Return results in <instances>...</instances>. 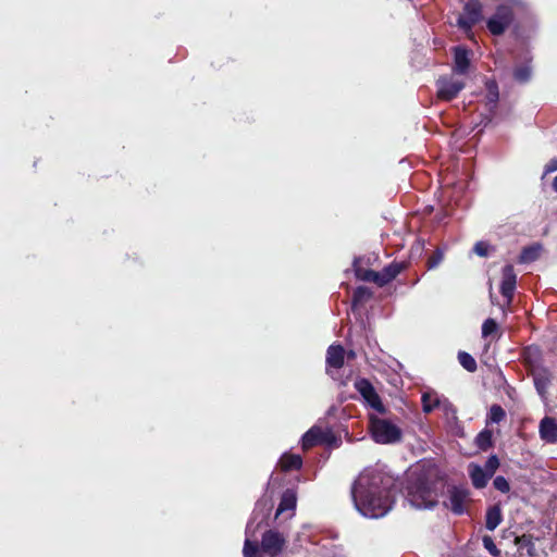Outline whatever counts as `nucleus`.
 <instances>
[{"label":"nucleus","mask_w":557,"mask_h":557,"mask_svg":"<svg viewBox=\"0 0 557 557\" xmlns=\"http://www.w3.org/2000/svg\"><path fill=\"white\" fill-rule=\"evenodd\" d=\"M351 497L358 511L369 518L385 516L394 503L383 474L377 471L361 473L351 486Z\"/></svg>","instance_id":"obj_1"},{"label":"nucleus","mask_w":557,"mask_h":557,"mask_svg":"<svg viewBox=\"0 0 557 557\" xmlns=\"http://www.w3.org/2000/svg\"><path fill=\"white\" fill-rule=\"evenodd\" d=\"M408 262L406 261H393L386 267L382 269V271L376 272L371 269H364L360 265V259L356 258L354 260V272L355 276L359 281L363 282H373L379 287H383L391 283L398 274L405 271L408 268Z\"/></svg>","instance_id":"obj_2"},{"label":"nucleus","mask_w":557,"mask_h":557,"mask_svg":"<svg viewBox=\"0 0 557 557\" xmlns=\"http://www.w3.org/2000/svg\"><path fill=\"white\" fill-rule=\"evenodd\" d=\"M408 500L417 509L433 508L437 504V494L430 480L423 475L410 479L407 486Z\"/></svg>","instance_id":"obj_3"},{"label":"nucleus","mask_w":557,"mask_h":557,"mask_svg":"<svg viewBox=\"0 0 557 557\" xmlns=\"http://www.w3.org/2000/svg\"><path fill=\"white\" fill-rule=\"evenodd\" d=\"M369 431L376 444H396L403 438V431L397 424L375 414H369Z\"/></svg>","instance_id":"obj_4"},{"label":"nucleus","mask_w":557,"mask_h":557,"mask_svg":"<svg viewBox=\"0 0 557 557\" xmlns=\"http://www.w3.org/2000/svg\"><path fill=\"white\" fill-rule=\"evenodd\" d=\"M531 348L524 354V363L529 369L530 374L533 376L534 386L541 397H545L547 394L548 386L552 383V372L548 368L539 363L537 359L531 354Z\"/></svg>","instance_id":"obj_5"},{"label":"nucleus","mask_w":557,"mask_h":557,"mask_svg":"<svg viewBox=\"0 0 557 557\" xmlns=\"http://www.w3.org/2000/svg\"><path fill=\"white\" fill-rule=\"evenodd\" d=\"M516 20L515 10L511 5L502 3L486 21L487 30L494 36H502L513 24Z\"/></svg>","instance_id":"obj_6"},{"label":"nucleus","mask_w":557,"mask_h":557,"mask_svg":"<svg viewBox=\"0 0 557 557\" xmlns=\"http://www.w3.org/2000/svg\"><path fill=\"white\" fill-rule=\"evenodd\" d=\"M319 445H337V437L332 430L313 425L302 435L301 448L306 451Z\"/></svg>","instance_id":"obj_7"},{"label":"nucleus","mask_w":557,"mask_h":557,"mask_svg":"<svg viewBox=\"0 0 557 557\" xmlns=\"http://www.w3.org/2000/svg\"><path fill=\"white\" fill-rule=\"evenodd\" d=\"M436 96L442 101H451L466 87L463 79L454 75H443L436 79Z\"/></svg>","instance_id":"obj_8"},{"label":"nucleus","mask_w":557,"mask_h":557,"mask_svg":"<svg viewBox=\"0 0 557 557\" xmlns=\"http://www.w3.org/2000/svg\"><path fill=\"white\" fill-rule=\"evenodd\" d=\"M483 7L479 0H469L463 5V12L457 18V26L465 33H470L482 20Z\"/></svg>","instance_id":"obj_9"},{"label":"nucleus","mask_w":557,"mask_h":557,"mask_svg":"<svg viewBox=\"0 0 557 557\" xmlns=\"http://www.w3.org/2000/svg\"><path fill=\"white\" fill-rule=\"evenodd\" d=\"M354 386L372 409L381 414L387 413V408L384 406L380 395L368 379L362 377L356 380Z\"/></svg>","instance_id":"obj_10"},{"label":"nucleus","mask_w":557,"mask_h":557,"mask_svg":"<svg viewBox=\"0 0 557 557\" xmlns=\"http://www.w3.org/2000/svg\"><path fill=\"white\" fill-rule=\"evenodd\" d=\"M453 51V74L467 75L471 69L472 51L465 46H456Z\"/></svg>","instance_id":"obj_11"},{"label":"nucleus","mask_w":557,"mask_h":557,"mask_svg":"<svg viewBox=\"0 0 557 557\" xmlns=\"http://www.w3.org/2000/svg\"><path fill=\"white\" fill-rule=\"evenodd\" d=\"M517 286V274L512 264H506L502 270V283L499 292L506 299L507 306L511 305Z\"/></svg>","instance_id":"obj_12"},{"label":"nucleus","mask_w":557,"mask_h":557,"mask_svg":"<svg viewBox=\"0 0 557 557\" xmlns=\"http://www.w3.org/2000/svg\"><path fill=\"white\" fill-rule=\"evenodd\" d=\"M284 543L285 540L278 532L269 530L262 535L261 549L271 557H274L282 552Z\"/></svg>","instance_id":"obj_13"},{"label":"nucleus","mask_w":557,"mask_h":557,"mask_svg":"<svg viewBox=\"0 0 557 557\" xmlns=\"http://www.w3.org/2000/svg\"><path fill=\"white\" fill-rule=\"evenodd\" d=\"M448 502L444 505L449 508L455 515H462L465 512V503L468 498V491L453 486L448 490Z\"/></svg>","instance_id":"obj_14"},{"label":"nucleus","mask_w":557,"mask_h":557,"mask_svg":"<svg viewBox=\"0 0 557 557\" xmlns=\"http://www.w3.org/2000/svg\"><path fill=\"white\" fill-rule=\"evenodd\" d=\"M468 473L473 487L476 490L484 488L487 485L490 479L493 478L480 465L474 462L469 463Z\"/></svg>","instance_id":"obj_15"},{"label":"nucleus","mask_w":557,"mask_h":557,"mask_svg":"<svg viewBox=\"0 0 557 557\" xmlns=\"http://www.w3.org/2000/svg\"><path fill=\"white\" fill-rule=\"evenodd\" d=\"M540 436L549 444L557 443V422L554 418L544 417L540 422Z\"/></svg>","instance_id":"obj_16"},{"label":"nucleus","mask_w":557,"mask_h":557,"mask_svg":"<svg viewBox=\"0 0 557 557\" xmlns=\"http://www.w3.org/2000/svg\"><path fill=\"white\" fill-rule=\"evenodd\" d=\"M346 351L342 345H331L326 350V366L333 369H341L345 363Z\"/></svg>","instance_id":"obj_17"},{"label":"nucleus","mask_w":557,"mask_h":557,"mask_svg":"<svg viewBox=\"0 0 557 557\" xmlns=\"http://www.w3.org/2000/svg\"><path fill=\"white\" fill-rule=\"evenodd\" d=\"M297 505V493L294 488H287L283 492L275 517L287 510H294Z\"/></svg>","instance_id":"obj_18"},{"label":"nucleus","mask_w":557,"mask_h":557,"mask_svg":"<svg viewBox=\"0 0 557 557\" xmlns=\"http://www.w3.org/2000/svg\"><path fill=\"white\" fill-rule=\"evenodd\" d=\"M278 465L283 472L300 470L302 467V458L300 455L285 453L281 456Z\"/></svg>","instance_id":"obj_19"},{"label":"nucleus","mask_w":557,"mask_h":557,"mask_svg":"<svg viewBox=\"0 0 557 557\" xmlns=\"http://www.w3.org/2000/svg\"><path fill=\"white\" fill-rule=\"evenodd\" d=\"M373 297V292L367 286H358L351 297V309L356 310Z\"/></svg>","instance_id":"obj_20"},{"label":"nucleus","mask_w":557,"mask_h":557,"mask_svg":"<svg viewBox=\"0 0 557 557\" xmlns=\"http://www.w3.org/2000/svg\"><path fill=\"white\" fill-rule=\"evenodd\" d=\"M503 521L502 509L498 505L490 507L485 515V527L490 531H494Z\"/></svg>","instance_id":"obj_21"},{"label":"nucleus","mask_w":557,"mask_h":557,"mask_svg":"<svg viewBox=\"0 0 557 557\" xmlns=\"http://www.w3.org/2000/svg\"><path fill=\"white\" fill-rule=\"evenodd\" d=\"M542 250L541 244H533L522 248L519 255V263H531L540 258Z\"/></svg>","instance_id":"obj_22"},{"label":"nucleus","mask_w":557,"mask_h":557,"mask_svg":"<svg viewBox=\"0 0 557 557\" xmlns=\"http://www.w3.org/2000/svg\"><path fill=\"white\" fill-rule=\"evenodd\" d=\"M271 509H272V503L269 499L258 500L256 504V507L253 509V512H252L253 520H257L260 517L258 524L265 522L270 515Z\"/></svg>","instance_id":"obj_23"},{"label":"nucleus","mask_w":557,"mask_h":557,"mask_svg":"<svg viewBox=\"0 0 557 557\" xmlns=\"http://www.w3.org/2000/svg\"><path fill=\"white\" fill-rule=\"evenodd\" d=\"M474 443L482 451H487L494 446L493 432L488 429L482 430L475 437Z\"/></svg>","instance_id":"obj_24"},{"label":"nucleus","mask_w":557,"mask_h":557,"mask_svg":"<svg viewBox=\"0 0 557 557\" xmlns=\"http://www.w3.org/2000/svg\"><path fill=\"white\" fill-rule=\"evenodd\" d=\"M485 89H486V101L487 104H490L492 108H495L498 100H499V91H498V85L495 81H486L485 83Z\"/></svg>","instance_id":"obj_25"},{"label":"nucleus","mask_w":557,"mask_h":557,"mask_svg":"<svg viewBox=\"0 0 557 557\" xmlns=\"http://www.w3.org/2000/svg\"><path fill=\"white\" fill-rule=\"evenodd\" d=\"M422 410L424 413L432 412L440 405V399L436 394L423 393L421 396Z\"/></svg>","instance_id":"obj_26"},{"label":"nucleus","mask_w":557,"mask_h":557,"mask_svg":"<svg viewBox=\"0 0 557 557\" xmlns=\"http://www.w3.org/2000/svg\"><path fill=\"white\" fill-rule=\"evenodd\" d=\"M515 544L519 547V548H528V555L529 556H534L535 553V547H534V543H533V535L532 534H522L520 536H516L515 537Z\"/></svg>","instance_id":"obj_27"},{"label":"nucleus","mask_w":557,"mask_h":557,"mask_svg":"<svg viewBox=\"0 0 557 557\" xmlns=\"http://www.w3.org/2000/svg\"><path fill=\"white\" fill-rule=\"evenodd\" d=\"M458 360L460 364L469 372H474L478 369L475 359L467 351L458 352Z\"/></svg>","instance_id":"obj_28"},{"label":"nucleus","mask_w":557,"mask_h":557,"mask_svg":"<svg viewBox=\"0 0 557 557\" xmlns=\"http://www.w3.org/2000/svg\"><path fill=\"white\" fill-rule=\"evenodd\" d=\"M506 418V411L505 409L497 404H494L491 406L488 411V422L492 423H499Z\"/></svg>","instance_id":"obj_29"},{"label":"nucleus","mask_w":557,"mask_h":557,"mask_svg":"<svg viewBox=\"0 0 557 557\" xmlns=\"http://www.w3.org/2000/svg\"><path fill=\"white\" fill-rule=\"evenodd\" d=\"M513 78L519 83H527L531 78V67L528 64H522L513 70Z\"/></svg>","instance_id":"obj_30"},{"label":"nucleus","mask_w":557,"mask_h":557,"mask_svg":"<svg viewBox=\"0 0 557 557\" xmlns=\"http://www.w3.org/2000/svg\"><path fill=\"white\" fill-rule=\"evenodd\" d=\"M261 544L257 541L246 540L244 543L243 555L244 557H259Z\"/></svg>","instance_id":"obj_31"},{"label":"nucleus","mask_w":557,"mask_h":557,"mask_svg":"<svg viewBox=\"0 0 557 557\" xmlns=\"http://www.w3.org/2000/svg\"><path fill=\"white\" fill-rule=\"evenodd\" d=\"M497 331H498V324L494 319L488 318L483 322V324H482V336L483 337H488L492 334L496 333Z\"/></svg>","instance_id":"obj_32"},{"label":"nucleus","mask_w":557,"mask_h":557,"mask_svg":"<svg viewBox=\"0 0 557 557\" xmlns=\"http://www.w3.org/2000/svg\"><path fill=\"white\" fill-rule=\"evenodd\" d=\"M444 259V252L442 249L436 248L426 261L428 269L436 268Z\"/></svg>","instance_id":"obj_33"},{"label":"nucleus","mask_w":557,"mask_h":557,"mask_svg":"<svg viewBox=\"0 0 557 557\" xmlns=\"http://www.w3.org/2000/svg\"><path fill=\"white\" fill-rule=\"evenodd\" d=\"M499 458L496 456V455H491L485 465H484V470L490 474V475H494L496 470L499 468Z\"/></svg>","instance_id":"obj_34"},{"label":"nucleus","mask_w":557,"mask_h":557,"mask_svg":"<svg viewBox=\"0 0 557 557\" xmlns=\"http://www.w3.org/2000/svg\"><path fill=\"white\" fill-rule=\"evenodd\" d=\"M484 548L494 557L500 556V550L497 548L493 539L490 535H484L482 537Z\"/></svg>","instance_id":"obj_35"},{"label":"nucleus","mask_w":557,"mask_h":557,"mask_svg":"<svg viewBox=\"0 0 557 557\" xmlns=\"http://www.w3.org/2000/svg\"><path fill=\"white\" fill-rule=\"evenodd\" d=\"M491 249H492L491 245L484 240L476 242L473 246L474 253L480 257H487Z\"/></svg>","instance_id":"obj_36"},{"label":"nucleus","mask_w":557,"mask_h":557,"mask_svg":"<svg viewBox=\"0 0 557 557\" xmlns=\"http://www.w3.org/2000/svg\"><path fill=\"white\" fill-rule=\"evenodd\" d=\"M493 485L497 491H499L504 494H506L510 491V484H509L508 480L503 475L496 476L493 481Z\"/></svg>","instance_id":"obj_37"},{"label":"nucleus","mask_w":557,"mask_h":557,"mask_svg":"<svg viewBox=\"0 0 557 557\" xmlns=\"http://www.w3.org/2000/svg\"><path fill=\"white\" fill-rule=\"evenodd\" d=\"M557 171V158L550 159L545 165V173H552Z\"/></svg>","instance_id":"obj_38"},{"label":"nucleus","mask_w":557,"mask_h":557,"mask_svg":"<svg viewBox=\"0 0 557 557\" xmlns=\"http://www.w3.org/2000/svg\"><path fill=\"white\" fill-rule=\"evenodd\" d=\"M346 356L348 359H354L356 357V354L354 350H349L348 352H346Z\"/></svg>","instance_id":"obj_39"},{"label":"nucleus","mask_w":557,"mask_h":557,"mask_svg":"<svg viewBox=\"0 0 557 557\" xmlns=\"http://www.w3.org/2000/svg\"><path fill=\"white\" fill-rule=\"evenodd\" d=\"M553 189L557 193V176L553 181Z\"/></svg>","instance_id":"obj_40"}]
</instances>
